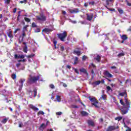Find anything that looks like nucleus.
Segmentation results:
<instances>
[{
  "label": "nucleus",
  "mask_w": 131,
  "mask_h": 131,
  "mask_svg": "<svg viewBox=\"0 0 131 131\" xmlns=\"http://www.w3.org/2000/svg\"><path fill=\"white\" fill-rule=\"evenodd\" d=\"M57 35L61 41H65V38H66V36H67V32L64 31L63 33L58 34Z\"/></svg>",
  "instance_id": "obj_3"
},
{
  "label": "nucleus",
  "mask_w": 131,
  "mask_h": 131,
  "mask_svg": "<svg viewBox=\"0 0 131 131\" xmlns=\"http://www.w3.org/2000/svg\"><path fill=\"white\" fill-rule=\"evenodd\" d=\"M29 108H30L31 109L33 110L34 111H38V108L34 106V105H33L32 104H30L29 105Z\"/></svg>",
  "instance_id": "obj_11"
},
{
  "label": "nucleus",
  "mask_w": 131,
  "mask_h": 131,
  "mask_svg": "<svg viewBox=\"0 0 131 131\" xmlns=\"http://www.w3.org/2000/svg\"><path fill=\"white\" fill-rule=\"evenodd\" d=\"M34 57V54H31L29 56H27V57L28 58H33Z\"/></svg>",
  "instance_id": "obj_39"
},
{
  "label": "nucleus",
  "mask_w": 131,
  "mask_h": 131,
  "mask_svg": "<svg viewBox=\"0 0 131 131\" xmlns=\"http://www.w3.org/2000/svg\"><path fill=\"white\" fill-rule=\"evenodd\" d=\"M60 50L62 51H64V46H60Z\"/></svg>",
  "instance_id": "obj_49"
},
{
  "label": "nucleus",
  "mask_w": 131,
  "mask_h": 131,
  "mask_svg": "<svg viewBox=\"0 0 131 131\" xmlns=\"http://www.w3.org/2000/svg\"><path fill=\"white\" fill-rule=\"evenodd\" d=\"M48 123H49L48 121H47L46 124L42 123L40 126V128H45L47 126V125H48Z\"/></svg>",
  "instance_id": "obj_19"
},
{
  "label": "nucleus",
  "mask_w": 131,
  "mask_h": 131,
  "mask_svg": "<svg viewBox=\"0 0 131 131\" xmlns=\"http://www.w3.org/2000/svg\"><path fill=\"white\" fill-rule=\"evenodd\" d=\"M116 128H118V126L117 127H115L114 126H110L108 127L106 131H112L114 130V129H116Z\"/></svg>",
  "instance_id": "obj_10"
},
{
  "label": "nucleus",
  "mask_w": 131,
  "mask_h": 131,
  "mask_svg": "<svg viewBox=\"0 0 131 131\" xmlns=\"http://www.w3.org/2000/svg\"><path fill=\"white\" fill-rule=\"evenodd\" d=\"M27 0H24L23 1H20L19 3L20 4H23L24 3H26Z\"/></svg>",
  "instance_id": "obj_52"
},
{
  "label": "nucleus",
  "mask_w": 131,
  "mask_h": 131,
  "mask_svg": "<svg viewBox=\"0 0 131 131\" xmlns=\"http://www.w3.org/2000/svg\"><path fill=\"white\" fill-rule=\"evenodd\" d=\"M92 105L95 106L96 108H99V106H98V100H97L95 102L92 103Z\"/></svg>",
  "instance_id": "obj_23"
},
{
  "label": "nucleus",
  "mask_w": 131,
  "mask_h": 131,
  "mask_svg": "<svg viewBox=\"0 0 131 131\" xmlns=\"http://www.w3.org/2000/svg\"><path fill=\"white\" fill-rule=\"evenodd\" d=\"M24 19H25V20L26 21V22H30V21H31L30 19H29L28 17H25Z\"/></svg>",
  "instance_id": "obj_32"
},
{
  "label": "nucleus",
  "mask_w": 131,
  "mask_h": 131,
  "mask_svg": "<svg viewBox=\"0 0 131 131\" xmlns=\"http://www.w3.org/2000/svg\"><path fill=\"white\" fill-rule=\"evenodd\" d=\"M45 115V112H43V111H40L38 112V115Z\"/></svg>",
  "instance_id": "obj_28"
},
{
  "label": "nucleus",
  "mask_w": 131,
  "mask_h": 131,
  "mask_svg": "<svg viewBox=\"0 0 131 131\" xmlns=\"http://www.w3.org/2000/svg\"><path fill=\"white\" fill-rule=\"evenodd\" d=\"M22 125H23V124H22L21 123H20L19 124V127H22Z\"/></svg>",
  "instance_id": "obj_57"
},
{
  "label": "nucleus",
  "mask_w": 131,
  "mask_h": 131,
  "mask_svg": "<svg viewBox=\"0 0 131 131\" xmlns=\"http://www.w3.org/2000/svg\"><path fill=\"white\" fill-rule=\"evenodd\" d=\"M91 66H92L93 68H95V67H96V66H95V64H94L93 63H91V65L89 66V68L91 67Z\"/></svg>",
  "instance_id": "obj_51"
},
{
  "label": "nucleus",
  "mask_w": 131,
  "mask_h": 131,
  "mask_svg": "<svg viewBox=\"0 0 131 131\" xmlns=\"http://www.w3.org/2000/svg\"><path fill=\"white\" fill-rule=\"evenodd\" d=\"M119 95L121 97H123V96H125L124 97V100L125 102V104H124V103H123V101L122 100H120V102L121 103V105H122L123 107L121 108V111L122 112V114L124 115L126 114L127 112H128V111L129 110V108L130 107V104L129 102H128V100L127 98H126V92H122L119 94Z\"/></svg>",
  "instance_id": "obj_1"
},
{
  "label": "nucleus",
  "mask_w": 131,
  "mask_h": 131,
  "mask_svg": "<svg viewBox=\"0 0 131 131\" xmlns=\"http://www.w3.org/2000/svg\"><path fill=\"white\" fill-rule=\"evenodd\" d=\"M1 27L2 30H4V29H6V28H7V26H6V25H2Z\"/></svg>",
  "instance_id": "obj_30"
},
{
  "label": "nucleus",
  "mask_w": 131,
  "mask_h": 131,
  "mask_svg": "<svg viewBox=\"0 0 131 131\" xmlns=\"http://www.w3.org/2000/svg\"><path fill=\"white\" fill-rule=\"evenodd\" d=\"M73 41H76V39L75 37L72 38Z\"/></svg>",
  "instance_id": "obj_63"
},
{
  "label": "nucleus",
  "mask_w": 131,
  "mask_h": 131,
  "mask_svg": "<svg viewBox=\"0 0 131 131\" xmlns=\"http://www.w3.org/2000/svg\"><path fill=\"white\" fill-rule=\"evenodd\" d=\"M12 78L13 79H16V75L15 74H13L12 75Z\"/></svg>",
  "instance_id": "obj_45"
},
{
  "label": "nucleus",
  "mask_w": 131,
  "mask_h": 131,
  "mask_svg": "<svg viewBox=\"0 0 131 131\" xmlns=\"http://www.w3.org/2000/svg\"><path fill=\"white\" fill-rule=\"evenodd\" d=\"M38 79H39V76H37V77H32L31 75H30L28 82V83H34V82H35V81H37Z\"/></svg>",
  "instance_id": "obj_2"
},
{
  "label": "nucleus",
  "mask_w": 131,
  "mask_h": 131,
  "mask_svg": "<svg viewBox=\"0 0 131 131\" xmlns=\"http://www.w3.org/2000/svg\"><path fill=\"white\" fill-rule=\"evenodd\" d=\"M87 122L89 126H95V122L93 120H88Z\"/></svg>",
  "instance_id": "obj_9"
},
{
  "label": "nucleus",
  "mask_w": 131,
  "mask_h": 131,
  "mask_svg": "<svg viewBox=\"0 0 131 131\" xmlns=\"http://www.w3.org/2000/svg\"><path fill=\"white\" fill-rule=\"evenodd\" d=\"M89 99L90 101L91 102H92V103H94L97 101V99H96V97H94L93 96H92V97L90 96L89 97Z\"/></svg>",
  "instance_id": "obj_13"
},
{
  "label": "nucleus",
  "mask_w": 131,
  "mask_h": 131,
  "mask_svg": "<svg viewBox=\"0 0 131 131\" xmlns=\"http://www.w3.org/2000/svg\"><path fill=\"white\" fill-rule=\"evenodd\" d=\"M32 27H36V25H35V23H33L32 24Z\"/></svg>",
  "instance_id": "obj_50"
},
{
  "label": "nucleus",
  "mask_w": 131,
  "mask_h": 131,
  "mask_svg": "<svg viewBox=\"0 0 131 131\" xmlns=\"http://www.w3.org/2000/svg\"><path fill=\"white\" fill-rule=\"evenodd\" d=\"M90 5H91L92 6H94L95 5V2L94 1L90 2L89 3Z\"/></svg>",
  "instance_id": "obj_48"
},
{
  "label": "nucleus",
  "mask_w": 131,
  "mask_h": 131,
  "mask_svg": "<svg viewBox=\"0 0 131 131\" xmlns=\"http://www.w3.org/2000/svg\"><path fill=\"white\" fill-rule=\"evenodd\" d=\"M17 12V8H14L13 10V13H16Z\"/></svg>",
  "instance_id": "obj_58"
},
{
  "label": "nucleus",
  "mask_w": 131,
  "mask_h": 131,
  "mask_svg": "<svg viewBox=\"0 0 131 131\" xmlns=\"http://www.w3.org/2000/svg\"><path fill=\"white\" fill-rule=\"evenodd\" d=\"M121 119H122V117H118L115 118V120H118V121H120Z\"/></svg>",
  "instance_id": "obj_29"
},
{
  "label": "nucleus",
  "mask_w": 131,
  "mask_h": 131,
  "mask_svg": "<svg viewBox=\"0 0 131 131\" xmlns=\"http://www.w3.org/2000/svg\"><path fill=\"white\" fill-rule=\"evenodd\" d=\"M7 34L8 36H9V37H10V38L13 37V32H12V31L11 30H9L8 31H7Z\"/></svg>",
  "instance_id": "obj_12"
},
{
  "label": "nucleus",
  "mask_w": 131,
  "mask_h": 131,
  "mask_svg": "<svg viewBox=\"0 0 131 131\" xmlns=\"http://www.w3.org/2000/svg\"><path fill=\"white\" fill-rule=\"evenodd\" d=\"M56 115H62V112H57Z\"/></svg>",
  "instance_id": "obj_47"
},
{
  "label": "nucleus",
  "mask_w": 131,
  "mask_h": 131,
  "mask_svg": "<svg viewBox=\"0 0 131 131\" xmlns=\"http://www.w3.org/2000/svg\"><path fill=\"white\" fill-rule=\"evenodd\" d=\"M34 92V98H35V97H36V95L37 94V90L36 89H35L33 90Z\"/></svg>",
  "instance_id": "obj_26"
},
{
  "label": "nucleus",
  "mask_w": 131,
  "mask_h": 131,
  "mask_svg": "<svg viewBox=\"0 0 131 131\" xmlns=\"http://www.w3.org/2000/svg\"><path fill=\"white\" fill-rule=\"evenodd\" d=\"M56 100L57 102H61V96L59 95H56Z\"/></svg>",
  "instance_id": "obj_25"
},
{
  "label": "nucleus",
  "mask_w": 131,
  "mask_h": 131,
  "mask_svg": "<svg viewBox=\"0 0 131 131\" xmlns=\"http://www.w3.org/2000/svg\"><path fill=\"white\" fill-rule=\"evenodd\" d=\"M36 20H37L38 21H41V22H43L45 21H46V16H45V15H43V14H40V15L38 16H36Z\"/></svg>",
  "instance_id": "obj_4"
},
{
  "label": "nucleus",
  "mask_w": 131,
  "mask_h": 131,
  "mask_svg": "<svg viewBox=\"0 0 131 131\" xmlns=\"http://www.w3.org/2000/svg\"><path fill=\"white\" fill-rule=\"evenodd\" d=\"M10 3H11V0H6L5 1V4H6V5H9Z\"/></svg>",
  "instance_id": "obj_34"
},
{
  "label": "nucleus",
  "mask_w": 131,
  "mask_h": 131,
  "mask_svg": "<svg viewBox=\"0 0 131 131\" xmlns=\"http://www.w3.org/2000/svg\"><path fill=\"white\" fill-rule=\"evenodd\" d=\"M81 114L82 116H88L89 115V113L84 111L81 112Z\"/></svg>",
  "instance_id": "obj_18"
},
{
  "label": "nucleus",
  "mask_w": 131,
  "mask_h": 131,
  "mask_svg": "<svg viewBox=\"0 0 131 131\" xmlns=\"http://www.w3.org/2000/svg\"><path fill=\"white\" fill-rule=\"evenodd\" d=\"M91 73H92V74H93V75H94V74H95V72H94V70H92V71H91Z\"/></svg>",
  "instance_id": "obj_59"
},
{
  "label": "nucleus",
  "mask_w": 131,
  "mask_h": 131,
  "mask_svg": "<svg viewBox=\"0 0 131 131\" xmlns=\"http://www.w3.org/2000/svg\"><path fill=\"white\" fill-rule=\"evenodd\" d=\"M104 75L106 77H108L109 78H112L113 77V75L111 74L108 71H105L104 72Z\"/></svg>",
  "instance_id": "obj_7"
},
{
  "label": "nucleus",
  "mask_w": 131,
  "mask_h": 131,
  "mask_svg": "<svg viewBox=\"0 0 131 131\" xmlns=\"http://www.w3.org/2000/svg\"><path fill=\"white\" fill-rule=\"evenodd\" d=\"M111 69H116V67H115V66L111 67Z\"/></svg>",
  "instance_id": "obj_60"
},
{
  "label": "nucleus",
  "mask_w": 131,
  "mask_h": 131,
  "mask_svg": "<svg viewBox=\"0 0 131 131\" xmlns=\"http://www.w3.org/2000/svg\"><path fill=\"white\" fill-rule=\"evenodd\" d=\"M95 59L97 62H100V61H101V56H100V55H97V57Z\"/></svg>",
  "instance_id": "obj_24"
},
{
  "label": "nucleus",
  "mask_w": 131,
  "mask_h": 131,
  "mask_svg": "<svg viewBox=\"0 0 131 131\" xmlns=\"http://www.w3.org/2000/svg\"><path fill=\"white\" fill-rule=\"evenodd\" d=\"M71 22H72V23H73V24H75L76 23V21L75 20H71Z\"/></svg>",
  "instance_id": "obj_54"
},
{
  "label": "nucleus",
  "mask_w": 131,
  "mask_h": 131,
  "mask_svg": "<svg viewBox=\"0 0 131 131\" xmlns=\"http://www.w3.org/2000/svg\"><path fill=\"white\" fill-rule=\"evenodd\" d=\"M20 65H21L20 63H18L16 64V67L18 68L19 67V66H20Z\"/></svg>",
  "instance_id": "obj_56"
},
{
  "label": "nucleus",
  "mask_w": 131,
  "mask_h": 131,
  "mask_svg": "<svg viewBox=\"0 0 131 131\" xmlns=\"http://www.w3.org/2000/svg\"><path fill=\"white\" fill-rule=\"evenodd\" d=\"M78 60V58L77 57H75L74 64L75 65L76 64H77V61Z\"/></svg>",
  "instance_id": "obj_35"
},
{
  "label": "nucleus",
  "mask_w": 131,
  "mask_h": 131,
  "mask_svg": "<svg viewBox=\"0 0 131 131\" xmlns=\"http://www.w3.org/2000/svg\"><path fill=\"white\" fill-rule=\"evenodd\" d=\"M20 29L19 28L15 29V30L14 31V33H17V32H18V31H20Z\"/></svg>",
  "instance_id": "obj_43"
},
{
  "label": "nucleus",
  "mask_w": 131,
  "mask_h": 131,
  "mask_svg": "<svg viewBox=\"0 0 131 131\" xmlns=\"http://www.w3.org/2000/svg\"><path fill=\"white\" fill-rule=\"evenodd\" d=\"M24 58H25V55H18V59H24Z\"/></svg>",
  "instance_id": "obj_31"
},
{
  "label": "nucleus",
  "mask_w": 131,
  "mask_h": 131,
  "mask_svg": "<svg viewBox=\"0 0 131 131\" xmlns=\"http://www.w3.org/2000/svg\"><path fill=\"white\" fill-rule=\"evenodd\" d=\"M123 56H124V53H121L118 54V57H122Z\"/></svg>",
  "instance_id": "obj_37"
},
{
  "label": "nucleus",
  "mask_w": 131,
  "mask_h": 131,
  "mask_svg": "<svg viewBox=\"0 0 131 131\" xmlns=\"http://www.w3.org/2000/svg\"><path fill=\"white\" fill-rule=\"evenodd\" d=\"M118 12L120 13V14H122L123 13V11L121 9H118Z\"/></svg>",
  "instance_id": "obj_41"
},
{
  "label": "nucleus",
  "mask_w": 131,
  "mask_h": 131,
  "mask_svg": "<svg viewBox=\"0 0 131 131\" xmlns=\"http://www.w3.org/2000/svg\"><path fill=\"white\" fill-rule=\"evenodd\" d=\"M47 131H53L52 129H48Z\"/></svg>",
  "instance_id": "obj_64"
},
{
  "label": "nucleus",
  "mask_w": 131,
  "mask_h": 131,
  "mask_svg": "<svg viewBox=\"0 0 131 131\" xmlns=\"http://www.w3.org/2000/svg\"><path fill=\"white\" fill-rule=\"evenodd\" d=\"M14 58L15 59H19V55H17V54H15L14 55Z\"/></svg>",
  "instance_id": "obj_46"
},
{
  "label": "nucleus",
  "mask_w": 131,
  "mask_h": 131,
  "mask_svg": "<svg viewBox=\"0 0 131 131\" xmlns=\"http://www.w3.org/2000/svg\"><path fill=\"white\" fill-rule=\"evenodd\" d=\"M100 83H101V81H96L94 82L93 83H92V85L94 88H96V86H97V85H99V84H100Z\"/></svg>",
  "instance_id": "obj_14"
},
{
  "label": "nucleus",
  "mask_w": 131,
  "mask_h": 131,
  "mask_svg": "<svg viewBox=\"0 0 131 131\" xmlns=\"http://www.w3.org/2000/svg\"><path fill=\"white\" fill-rule=\"evenodd\" d=\"M62 85L64 86V88H67V84H66L65 83H63Z\"/></svg>",
  "instance_id": "obj_53"
},
{
  "label": "nucleus",
  "mask_w": 131,
  "mask_h": 131,
  "mask_svg": "<svg viewBox=\"0 0 131 131\" xmlns=\"http://www.w3.org/2000/svg\"><path fill=\"white\" fill-rule=\"evenodd\" d=\"M25 80V79H20L19 82L17 83V85L19 86L18 91L19 92L22 90V88H23V83H24Z\"/></svg>",
  "instance_id": "obj_5"
},
{
  "label": "nucleus",
  "mask_w": 131,
  "mask_h": 131,
  "mask_svg": "<svg viewBox=\"0 0 131 131\" xmlns=\"http://www.w3.org/2000/svg\"><path fill=\"white\" fill-rule=\"evenodd\" d=\"M74 72L75 73H77V74H79V72H78V70L77 69H74Z\"/></svg>",
  "instance_id": "obj_40"
},
{
  "label": "nucleus",
  "mask_w": 131,
  "mask_h": 131,
  "mask_svg": "<svg viewBox=\"0 0 131 131\" xmlns=\"http://www.w3.org/2000/svg\"><path fill=\"white\" fill-rule=\"evenodd\" d=\"M53 43H54V50H55V49H59V47H57V42L56 40H54Z\"/></svg>",
  "instance_id": "obj_21"
},
{
  "label": "nucleus",
  "mask_w": 131,
  "mask_h": 131,
  "mask_svg": "<svg viewBox=\"0 0 131 131\" xmlns=\"http://www.w3.org/2000/svg\"><path fill=\"white\" fill-rule=\"evenodd\" d=\"M71 108H78V106H76L75 105L72 104L71 106Z\"/></svg>",
  "instance_id": "obj_38"
},
{
  "label": "nucleus",
  "mask_w": 131,
  "mask_h": 131,
  "mask_svg": "<svg viewBox=\"0 0 131 131\" xmlns=\"http://www.w3.org/2000/svg\"><path fill=\"white\" fill-rule=\"evenodd\" d=\"M86 15L87 16V20H88V21H92L94 17V14H93V13H90V14H86Z\"/></svg>",
  "instance_id": "obj_8"
},
{
  "label": "nucleus",
  "mask_w": 131,
  "mask_h": 131,
  "mask_svg": "<svg viewBox=\"0 0 131 131\" xmlns=\"http://www.w3.org/2000/svg\"><path fill=\"white\" fill-rule=\"evenodd\" d=\"M23 29L24 30L23 31L22 35L19 38L20 42H22V41H23V39L24 38V36H25L26 35L25 31V30H26V27H24Z\"/></svg>",
  "instance_id": "obj_6"
},
{
  "label": "nucleus",
  "mask_w": 131,
  "mask_h": 131,
  "mask_svg": "<svg viewBox=\"0 0 131 131\" xmlns=\"http://www.w3.org/2000/svg\"><path fill=\"white\" fill-rule=\"evenodd\" d=\"M9 120V118H4L3 119L1 122L2 123H3L4 124H5V123H6V122Z\"/></svg>",
  "instance_id": "obj_20"
},
{
  "label": "nucleus",
  "mask_w": 131,
  "mask_h": 131,
  "mask_svg": "<svg viewBox=\"0 0 131 131\" xmlns=\"http://www.w3.org/2000/svg\"><path fill=\"white\" fill-rule=\"evenodd\" d=\"M50 88L51 89H55V85H54L53 84H50Z\"/></svg>",
  "instance_id": "obj_44"
},
{
  "label": "nucleus",
  "mask_w": 131,
  "mask_h": 131,
  "mask_svg": "<svg viewBox=\"0 0 131 131\" xmlns=\"http://www.w3.org/2000/svg\"><path fill=\"white\" fill-rule=\"evenodd\" d=\"M106 95L103 94L101 96V99H103V100H106Z\"/></svg>",
  "instance_id": "obj_33"
},
{
  "label": "nucleus",
  "mask_w": 131,
  "mask_h": 131,
  "mask_svg": "<svg viewBox=\"0 0 131 131\" xmlns=\"http://www.w3.org/2000/svg\"><path fill=\"white\" fill-rule=\"evenodd\" d=\"M67 68H68V69H71V66L68 65L67 66Z\"/></svg>",
  "instance_id": "obj_55"
},
{
  "label": "nucleus",
  "mask_w": 131,
  "mask_h": 131,
  "mask_svg": "<svg viewBox=\"0 0 131 131\" xmlns=\"http://www.w3.org/2000/svg\"><path fill=\"white\" fill-rule=\"evenodd\" d=\"M24 53H27V46H26L24 48Z\"/></svg>",
  "instance_id": "obj_36"
},
{
  "label": "nucleus",
  "mask_w": 131,
  "mask_h": 131,
  "mask_svg": "<svg viewBox=\"0 0 131 131\" xmlns=\"http://www.w3.org/2000/svg\"><path fill=\"white\" fill-rule=\"evenodd\" d=\"M80 72H82L83 73H86V70L83 68L80 69Z\"/></svg>",
  "instance_id": "obj_27"
},
{
  "label": "nucleus",
  "mask_w": 131,
  "mask_h": 131,
  "mask_svg": "<svg viewBox=\"0 0 131 131\" xmlns=\"http://www.w3.org/2000/svg\"><path fill=\"white\" fill-rule=\"evenodd\" d=\"M70 12L72 14H76V13H78V12H79V11L78 10V9H74L72 10H70Z\"/></svg>",
  "instance_id": "obj_16"
},
{
  "label": "nucleus",
  "mask_w": 131,
  "mask_h": 131,
  "mask_svg": "<svg viewBox=\"0 0 131 131\" xmlns=\"http://www.w3.org/2000/svg\"><path fill=\"white\" fill-rule=\"evenodd\" d=\"M73 53L75 55H77V56H80V51H79L74 50Z\"/></svg>",
  "instance_id": "obj_22"
},
{
  "label": "nucleus",
  "mask_w": 131,
  "mask_h": 131,
  "mask_svg": "<svg viewBox=\"0 0 131 131\" xmlns=\"http://www.w3.org/2000/svg\"><path fill=\"white\" fill-rule=\"evenodd\" d=\"M106 89H107V90L109 92V91H112L111 90V87H110V86H106Z\"/></svg>",
  "instance_id": "obj_42"
},
{
  "label": "nucleus",
  "mask_w": 131,
  "mask_h": 131,
  "mask_svg": "<svg viewBox=\"0 0 131 131\" xmlns=\"http://www.w3.org/2000/svg\"><path fill=\"white\" fill-rule=\"evenodd\" d=\"M121 38L122 39L121 42L122 43H123L124 42V40H126L127 39V37H126V35H123L121 36Z\"/></svg>",
  "instance_id": "obj_15"
},
{
  "label": "nucleus",
  "mask_w": 131,
  "mask_h": 131,
  "mask_svg": "<svg viewBox=\"0 0 131 131\" xmlns=\"http://www.w3.org/2000/svg\"><path fill=\"white\" fill-rule=\"evenodd\" d=\"M86 58V57L85 56H83L82 57V60H85Z\"/></svg>",
  "instance_id": "obj_62"
},
{
  "label": "nucleus",
  "mask_w": 131,
  "mask_h": 131,
  "mask_svg": "<svg viewBox=\"0 0 131 131\" xmlns=\"http://www.w3.org/2000/svg\"><path fill=\"white\" fill-rule=\"evenodd\" d=\"M43 32H46V33H49V32H51L52 30L49 28H45L42 30Z\"/></svg>",
  "instance_id": "obj_17"
},
{
  "label": "nucleus",
  "mask_w": 131,
  "mask_h": 131,
  "mask_svg": "<svg viewBox=\"0 0 131 131\" xmlns=\"http://www.w3.org/2000/svg\"><path fill=\"white\" fill-rule=\"evenodd\" d=\"M101 83H105V81L104 80V79H102L101 81H100Z\"/></svg>",
  "instance_id": "obj_61"
}]
</instances>
